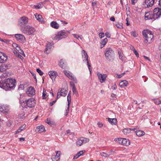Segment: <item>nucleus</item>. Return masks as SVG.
<instances>
[{
    "mask_svg": "<svg viewBox=\"0 0 161 161\" xmlns=\"http://www.w3.org/2000/svg\"><path fill=\"white\" fill-rule=\"evenodd\" d=\"M7 68V66L6 64H3L0 66V70L1 72L5 71Z\"/></svg>",
    "mask_w": 161,
    "mask_h": 161,
    "instance_id": "nucleus-32",
    "label": "nucleus"
},
{
    "mask_svg": "<svg viewBox=\"0 0 161 161\" xmlns=\"http://www.w3.org/2000/svg\"><path fill=\"white\" fill-rule=\"evenodd\" d=\"M118 53L119 59L122 61H125L126 58L124 54L121 53L120 52H119Z\"/></svg>",
    "mask_w": 161,
    "mask_h": 161,
    "instance_id": "nucleus-23",
    "label": "nucleus"
},
{
    "mask_svg": "<svg viewBox=\"0 0 161 161\" xmlns=\"http://www.w3.org/2000/svg\"><path fill=\"white\" fill-rule=\"evenodd\" d=\"M122 139L123 138H115L114 140V141L117 142L121 144H122Z\"/></svg>",
    "mask_w": 161,
    "mask_h": 161,
    "instance_id": "nucleus-34",
    "label": "nucleus"
},
{
    "mask_svg": "<svg viewBox=\"0 0 161 161\" xmlns=\"http://www.w3.org/2000/svg\"><path fill=\"white\" fill-rule=\"evenodd\" d=\"M16 80L14 79H8L3 82H0V87L6 91L13 89L15 86Z\"/></svg>",
    "mask_w": 161,
    "mask_h": 161,
    "instance_id": "nucleus-1",
    "label": "nucleus"
},
{
    "mask_svg": "<svg viewBox=\"0 0 161 161\" xmlns=\"http://www.w3.org/2000/svg\"><path fill=\"white\" fill-rule=\"evenodd\" d=\"M99 36L100 38H102L104 36V34L103 33H100L99 34Z\"/></svg>",
    "mask_w": 161,
    "mask_h": 161,
    "instance_id": "nucleus-48",
    "label": "nucleus"
},
{
    "mask_svg": "<svg viewBox=\"0 0 161 161\" xmlns=\"http://www.w3.org/2000/svg\"><path fill=\"white\" fill-rule=\"evenodd\" d=\"M73 36L76 39H78L79 38H80L81 40H82V38L80 37L79 35L76 34H73Z\"/></svg>",
    "mask_w": 161,
    "mask_h": 161,
    "instance_id": "nucleus-43",
    "label": "nucleus"
},
{
    "mask_svg": "<svg viewBox=\"0 0 161 161\" xmlns=\"http://www.w3.org/2000/svg\"><path fill=\"white\" fill-rule=\"evenodd\" d=\"M108 39L107 38H105L104 39L102 40L101 42L100 43L101 44V48H102L103 47L106 45Z\"/></svg>",
    "mask_w": 161,
    "mask_h": 161,
    "instance_id": "nucleus-27",
    "label": "nucleus"
},
{
    "mask_svg": "<svg viewBox=\"0 0 161 161\" xmlns=\"http://www.w3.org/2000/svg\"><path fill=\"white\" fill-rule=\"evenodd\" d=\"M25 126L26 125L25 124H24L20 127L19 128L22 131L25 129Z\"/></svg>",
    "mask_w": 161,
    "mask_h": 161,
    "instance_id": "nucleus-47",
    "label": "nucleus"
},
{
    "mask_svg": "<svg viewBox=\"0 0 161 161\" xmlns=\"http://www.w3.org/2000/svg\"><path fill=\"white\" fill-rule=\"evenodd\" d=\"M42 97L43 99H46L47 98V95L46 92V90L45 89H43Z\"/></svg>",
    "mask_w": 161,
    "mask_h": 161,
    "instance_id": "nucleus-36",
    "label": "nucleus"
},
{
    "mask_svg": "<svg viewBox=\"0 0 161 161\" xmlns=\"http://www.w3.org/2000/svg\"><path fill=\"white\" fill-rule=\"evenodd\" d=\"M18 46V45L16 43H13L12 44V46L14 48H15Z\"/></svg>",
    "mask_w": 161,
    "mask_h": 161,
    "instance_id": "nucleus-59",
    "label": "nucleus"
},
{
    "mask_svg": "<svg viewBox=\"0 0 161 161\" xmlns=\"http://www.w3.org/2000/svg\"><path fill=\"white\" fill-rule=\"evenodd\" d=\"M89 141V139L86 138L84 137H81L77 140L76 143L77 145L81 146L82 144L88 142Z\"/></svg>",
    "mask_w": 161,
    "mask_h": 161,
    "instance_id": "nucleus-14",
    "label": "nucleus"
},
{
    "mask_svg": "<svg viewBox=\"0 0 161 161\" xmlns=\"http://www.w3.org/2000/svg\"><path fill=\"white\" fill-rule=\"evenodd\" d=\"M28 22V18L25 16H23L20 18L19 20L18 24L20 26L26 25Z\"/></svg>",
    "mask_w": 161,
    "mask_h": 161,
    "instance_id": "nucleus-10",
    "label": "nucleus"
},
{
    "mask_svg": "<svg viewBox=\"0 0 161 161\" xmlns=\"http://www.w3.org/2000/svg\"><path fill=\"white\" fill-rule=\"evenodd\" d=\"M133 52L136 55V56L137 57H138L139 56V54L138 53L137 51H136V50H134V51H133Z\"/></svg>",
    "mask_w": 161,
    "mask_h": 161,
    "instance_id": "nucleus-49",
    "label": "nucleus"
},
{
    "mask_svg": "<svg viewBox=\"0 0 161 161\" xmlns=\"http://www.w3.org/2000/svg\"><path fill=\"white\" fill-rule=\"evenodd\" d=\"M106 36L108 38H110L111 36L109 32H106L105 33Z\"/></svg>",
    "mask_w": 161,
    "mask_h": 161,
    "instance_id": "nucleus-53",
    "label": "nucleus"
},
{
    "mask_svg": "<svg viewBox=\"0 0 161 161\" xmlns=\"http://www.w3.org/2000/svg\"><path fill=\"white\" fill-rule=\"evenodd\" d=\"M104 54L106 58L109 61L114 60L115 54L114 51L111 48L106 49Z\"/></svg>",
    "mask_w": 161,
    "mask_h": 161,
    "instance_id": "nucleus-4",
    "label": "nucleus"
},
{
    "mask_svg": "<svg viewBox=\"0 0 161 161\" xmlns=\"http://www.w3.org/2000/svg\"><path fill=\"white\" fill-rule=\"evenodd\" d=\"M161 15V9L158 8H155L153 10V17L154 19L158 18Z\"/></svg>",
    "mask_w": 161,
    "mask_h": 161,
    "instance_id": "nucleus-11",
    "label": "nucleus"
},
{
    "mask_svg": "<svg viewBox=\"0 0 161 161\" xmlns=\"http://www.w3.org/2000/svg\"><path fill=\"white\" fill-rule=\"evenodd\" d=\"M97 75L98 77L100 82L101 83L104 82L106 80L107 75L106 74H102L99 72H97Z\"/></svg>",
    "mask_w": 161,
    "mask_h": 161,
    "instance_id": "nucleus-13",
    "label": "nucleus"
},
{
    "mask_svg": "<svg viewBox=\"0 0 161 161\" xmlns=\"http://www.w3.org/2000/svg\"><path fill=\"white\" fill-rule=\"evenodd\" d=\"M67 92L68 91L67 90L64 88H62L59 92V95L65 97L66 96Z\"/></svg>",
    "mask_w": 161,
    "mask_h": 161,
    "instance_id": "nucleus-21",
    "label": "nucleus"
},
{
    "mask_svg": "<svg viewBox=\"0 0 161 161\" xmlns=\"http://www.w3.org/2000/svg\"><path fill=\"white\" fill-rule=\"evenodd\" d=\"M15 49L18 52L19 51L20 49V47L18 45L17 47L15 48Z\"/></svg>",
    "mask_w": 161,
    "mask_h": 161,
    "instance_id": "nucleus-64",
    "label": "nucleus"
},
{
    "mask_svg": "<svg viewBox=\"0 0 161 161\" xmlns=\"http://www.w3.org/2000/svg\"><path fill=\"white\" fill-rule=\"evenodd\" d=\"M18 52H19L21 54L23 55L24 54V52L21 49Z\"/></svg>",
    "mask_w": 161,
    "mask_h": 161,
    "instance_id": "nucleus-62",
    "label": "nucleus"
},
{
    "mask_svg": "<svg viewBox=\"0 0 161 161\" xmlns=\"http://www.w3.org/2000/svg\"><path fill=\"white\" fill-rule=\"evenodd\" d=\"M108 122L112 125H115L117 122V119L116 118L111 119L108 118Z\"/></svg>",
    "mask_w": 161,
    "mask_h": 161,
    "instance_id": "nucleus-26",
    "label": "nucleus"
},
{
    "mask_svg": "<svg viewBox=\"0 0 161 161\" xmlns=\"http://www.w3.org/2000/svg\"><path fill=\"white\" fill-rule=\"evenodd\" d=\"M122 141V144L123 145H128L130 144V142L127 139L123 138Z\"/></svg>",
    "mask_w": 161,
    "mask_h": 161,
    "instance_id": "nucleus-31",
    "label": "nucleus"
},
{
    "mask_svg": "<svg viewBox=\"0 0 161 161\" xmlns=\"http://www.w3.org/2000/svg\"><path fill=\"white\" fill-rule=\"evenodd\" d=\"M24 86L23 84L20 85L18 87V89L19 90H23L24 89Z\"/></svg>",
    "mask_w": 161,
    "mask_h": 161,
    "instance_id": "nucleus-44",
    "label": "nucleus"
},
{
    "mask_svg": "<svg viewBox=\"0 0 161 161\" xmlns=\"http://www.w3.org/2000/svg\"><path fill=\"white\" fill-rule=\"evenodd\" d=\"M70 86H72V90L73 93L74 94H76V93H77L75 84L73 83H72L71 82H70Z\"/></svg>",
    "mask_w": 161,
    "mask_h": 161,
    "instance_id": "nucleus-29",
    "label": "nucleus"
},
{
    "mask_svg": "<svg viewBox=\"0 0 161 161\" xmlns=\"http://www.w3.org/2000/svg\"><path fill=\"white\" fill-rule=\"evenodd\" d=\"M116 26L119 28L122 29L123 28V24L121 23H118L116 24Z\"/></svg>",
    "mask_w": 161,
    "mask_h": 161,
    "instance_id": "nucleus-39",
    "label": "nucleus"
},
{
    "mask_svg": "<svg viewBox=\"0 0 161 161\" xmlns=\"http://www.w3.org/2000/svg\"><path fill=\"white\" fill-rule=\"evenodd\" d=\"M136 135L138 136H142L145 135V133L143 131L138 130L136 131Z\"/></svg>",
    "mask_w": 161,
    "mask_h": 161,
    "instance_id": "nucleus-28",
    "label": "nucleus"
},
{
    "mask_svg": "<svg viewBox=\"0 0 161 161\" xmlns=\"http://www.w3.org/2000/svg\"><path fill=\"white\" fill-rule=\"evenodd\" d=\"M130 128H125L123 130V132L125 135H127L128 133L130 132Z\"/></svg>",
    "mask_w": 161,
    "mask_h": 161,
    "instance_id": "nucleus-33",
    "label": "nucleus"
},
{
    "mask_svg": "<svg viewBox=\"0 0 161 161\" xmlns=\"http://www.w3.org/2000/svg\"><path fill=\"white\" fill-rule=\"evenodd\" d=\"M0 111L3 113H7L8 111V109L7 107L4 105L1 106Z\"/></svg>",
    "mask_w": 161,
    "mask_h": 161,
    "instance_id": "nucleus-22",
    "label": "nucleus"
},
{
    "mask_svg": "<svg viewBox=\"0 0 161 161\" xmlns=\"http://www.w3.org/2000/svg\"><path fill=\"white\" fill-rule=\"evenodd\" d=\"M110 20L111 21H114L115 20V19L114 16H112L110 18Z\"/></svg>",
    "mask_w": 161,
    "mask_h": 161,
    "instance_id": "nucleus-60",
    "label": "nucleus"
},
{
    "mask_svg": "<svg viewBox=\"0 0 161 161\" xmlns=\"http://www.w3.org/2000/svg\"><path fill=\"white\" fill-rule=\"evenodd\" d=\"M52 46V44L50 42H48L47 43L46 49L44 51V52L46 54H49L51 52Z\"/></svg>",
    "mask_w": 161,
    "mask_h": 161,
    "instance_id": "nucleus-19",
    "label": "nucleus"
},
{
    "mask_svg": "<svg viewBox=\"0 0 161 161\" xmlns=\"http://www.w3.org/2000/svg\"><path fill=\"white\" fill-rule=\"evenodd\" d=\"M131 35L135 37H136V34L135 32L134 31H133L131 32Z\"/></svg>",
    "mask_w": 161,
    "mask_h": 161,
    "instance_id": "nucleus-51",
    "label": "nucleus"
},
{
    "mask_svg": "<svg viewBox=\"0 0 161 161\" xmlns=\"http://www.w3.org/2000/svg\"><path fill=\"white\" fill-rule=\"evenodd\" d=\"M80 157V155H79V154H78V153H77L75 156H74V159H75L78 158Z\"/></svg>",
    "mask_w": 161,
    "mask_h": 161,
    "instance_id": "nucleus-57",
    "label": "nucleus"
},
{
    "mask_svg": "<svg viewBox=\"0 0 161 161\" xmlns=\"http://www.w3.org/2000/svg\"><path fill=\"white\" fill-rule=\"evenodd\" d=\"M100 155L103 157H108L109 156L110 154L109 155L107 153H105L104 152H102L100 153Z\"/></svg>",
    "mask_w": 161,
    "mask_h": 161,
    "instance_id": "nucleus-38",
    "label": "nucleus"
},
{
    "mask_svg": "<svg viewBox=\"0 0 161 161\" xmlns=\"http://www.w3.org/2000/svg\"><path fill=\"white\" fill-rule=\"evenodd\" d=\"M46 122L48 125H54L55 124V123L53 121H52L50 119H47Z\"/></svg>",
    "mask_w": 161,
    "mask_h": 161,
    "instance_id": "nucleus-35",
    "label": "nucleus"
},
{
    "mask_svg": "<svg viewBox=\"0 0 161 161\" xmlns=\"http://www.w3.org/2000/svg\"><path fill=\"white\" fill-rule=\"evenodd\" d=\"M8 59L6 54L3 52H0V63L5 62Z\"/></svg>",
    "mask_w": 161,
    "mask_h": 161,
    "instance_id": "nucleus-15",
    "label": "nucleus"
},
{
    "mask_svg": "<svg viewBox=\"0 0 161 161\" xmlns=\"http://www.w3.org/2000/svg\"><path fill=\"white\" fill-rule=\"evenodd\" d=\"M123 76L121 75V74H117L116 77L118 78H120L122 77Z\"/></svg>",
    "mask_w": 161,
    "mask_h": 161,
    "instance_id": "nucleus-61",
    "label": "nucleus"
},
{
    "mask_svg": "<svg viewBox=\"0 0 161 161\" xmlns=\"http://www.w3.org/2000/svg\"><path fill=\"white\" fill-rule=\"evenodd\" d=\"M15 36L17 41L21 43H24L26 41V39L25 36L21 34H16Z\"/></svg>",
    "mask_w": 161,
    "mask_h": 161,
    "instance_id": "nucleus-12",
    "label": "nucleus"
},
{
    "mask_svg": "<svg viewBox=\"0 0 161 161\" xmlns=\"http://www.w3.org/2000/svg\"><path fill=\"white\" fill-rule=\"evenodd\" d=\"M97 125H98V126L100 128H101L103 126V124L101 122H98L97 123Z\"/></svg>",
    "mask_w": 161,
    "mask_h": 161,
    "instance_id": "nucleus-54",
    "label": "nucleus"
},
{
    "mask_svg": "<svg viewBox=\"0 0 161 161\" xmlns=\"http://www.w3.org/2000/svg\"><path fill=\"white\" fill-rule=\"evenodd\" d=\"M39 22L42 23H44V19L42 17V19L39 21Z\"/></svg>",
    "mask_w": 161,
    "mask_h": 161,
    "instance_id": "nucleus-63",
    "label": "nucleus"
},
{
    "mask_svg": "<svg viewBox=\"0 0 161 161\" xmlns=\"http://www.w3.org/2000/svg\"><path fill=\"white\" fill-rule=\"evenodd\" d=\"M82 57L83 58V61L85 62H86L87 64L88 68V69L90 71V73H91L92 71V69L91 68V65L89 64L88 61V55L86 51L84 50L82 51Z\"/></svg>",
    "mask_w": 161,
    "mask_h": 161,
    "instance_id": "nucleus-6",
    "label": "nucleus"
},
{
    "mask_svg": "<svg viewBox=\"0 0 161 161\" xmlns=\"http://www.w3.org/2000/svg\"><path fill=\"white\" fill-rule=\"evenodd\" d=\"M34 7L35 8L37 9H40L41 8V7L39 5H34Z\"/></svg>",
    "mask_w": 161,
    "mask_h": 161,
    "instance_id": "nucleus-58",
    "label": "nucleus"
},
{
    "mask_svg": "<svg viewBox=\"0 0 161 161\" xmlns=\"http://www.w3.org/2000/svg\"><path fill=\"white\" fill-rule=\"evenodd\" d=\"M35 16L36 19L39 21L42 19V17L41 15L37 14H35Z\"/></svg>",
    "mask_w": 161,
    "mask_h": 161,
    "instance_id": "nucleus-37",
    "label": "nucleus"
},
{
    "mask_svg": "<svg viewBox=\"0 0 161 161\" xmlns=\"http://www.w3.org/2000/svg\"><path fill=\"white\" fill-rule=\"evenodd\" d=\"M36 131L37 132L42 133L45 131V128L42 125L37 126L36 129Z\"/></svg>",
    "mask_w": 161,
    "mask_h": 161,
    "instance_id": "nucleus-20",
    "label": "nucleus"
},
{
    "mask_svg": "<svg viewBox=\"0 0 161 161\" xmlns=\"http://www.w3.org/2000/svg\"><path fill=\"white\" fill-rule=\"evenodd\" d=\"M59 65L61 68L63 69L65 68L66 67V64L63 62V59H62L59 61Z\"/></svg>",
    "mask_w": 161,
    "mask_h": 161,
    "instance_id": "nucleus-30",
    "label": "nucleus"
},
{
    "mask_svg": "<svg viewBox=\"0 0 161 161\" xmlns=\"http://www.w3.org/2000/svg\"><path fill=\"white\" fill-rule=\"evenodd\" d=\"M112 89L114 90H115L116 89L117 86L116 84H114L113 86L111 87Z\"/></svg>",
    "mask_w": 161,
    "mask_h": 161,
    "instance_id": "nucleus-55",
    "label": "nucleus"
},
{
    "mask_svg": "<svg viewBox=\"0 0 161 161\" xmlns=\"http://www.w3.org/2000/svg\"><path fill=\"white\" fill-rule=\"evenodd\" d=\"M61 154V153L60 151H57L56 152V155L52 156V159L53 161H57L60 158L59 157Z\"/></svg>",
    "mask_w": 161,
    "mask_h": 161,
    "instance_id": "nucleus-18",
    "label": "nucleus"
},
{
    "mask_svg": "<svg viewBox=\"0 0 161 161\" xmlns=\"http://www.w3.org/2000/svg\"><path fill=\"white\" fill-rule=\"evenodd\" d=\"M51 26L53 27L56 29L58 28L59 25L56 21H53L50 24Z\"/></svg>",
    "mask_w": 161,
    "mask_h": 161,
    "instance_id": "nucleus-24",
    "label": "nucleus"
},
{
    "mask_svg": "<svg viewBox=\"0 0 161 161\" xmlns=\"http://www.w3.org/2000/svg\"><path fill=\"white\" fill-rule=\"evenodd\" d=\"M25 103L26 106L29 108H31L34 107L36 105V101L33 98H31L25 101Z\"/></svg>",
    "mask_w": 161,
    "mask_h": 161,
    "instance_id": "nucleus-7",
    "label": "nucleus"
},
{
    "mask_svg": "<svg viewBox=\"0 0 161 161\" xmlns=\"http://www.w3.org/2000/svg\"><path fill=\"white\" fill-rule=\"evenodd\" d=\"M154 102L157 105L161 103L160 100L158 99H155Z\"/></svg>",
    "mask_w": 161,
    "mask_h": 161,
    "instance_id": "nucleus-42",
    "label": "nucleus"
},
{
    "mask_svg": "<svg viewBox=\"0 0 161 161\" xmlns=\"http://www.w3.org/2000/svg\"><path fill=\"white\" fill-rule=\"evenodd\" d=\"M116 95L112 93L111 94V97L113 98V99H114L116 98Z\"/></svg>",
    "mask_w": 161,
    "mask_h": 161,
    "instance_id": "nucleus-56",
    "label": "nucleus"
},
{
    "mask_svg": "<svg viewBox=\"0 0 161 161\" xmlns=\"http://www.w3.org/2000/svg\"><path fill=\"white\" fill-rule=\"evenodd\" d=\"M69 106H68L67 109L66 110L65 112V114H64V115L65 116H67L68 115V114L69 113Z\"/></svg>",
    "mask_w": 161,
    "mask_h": 161,
    "instance_id": "nucleus-45",
    "label": "nucleus"
},
{
    "mask_svg": "<svg viewBox=\"0 0 161 161\" xmlns=\"http://www.w3.org/2000/svg\"><path fill=\"white\" fill-rule=\"evenodd\" d=\"M144 38L145 39V42L147 43H150L152 42L153 36L152 32L148 29L144 30L142 32Z\"/></svg>",
    "mask_w": 161,
    "mask_h": 161,
    "instance_id": "nucleus-2",
    "label": "nucleus"
},
{
    "mask_svg": "<svg viewBox=\"0 0 161 161\" xmlns=\"http://www.w3.org/2000/svg\"><path fill=\"white\" fill-rule=\"evenodd\" d=\"M67 100L68 101V106H69L71 103V96H67Z\"/></svg>",
    "mask_w": 161,
    "mask_h": 161,
    "instance_id": "nucleus-40",
    "label": "nucleus"
},
{
    "mask_svg": "<svg viewBox=\"0 0 161 161\" xmlns=\"http://www.w3.org/2000/svg\"><path fill=\"white\" fill-rule=\"evenodd\" d=\"M36 71L40 75H42L43 74V72L39 68L37 69Z\"/></svg>",
    "mask_w": 161,
    "mask_h": 161,
    "instance_id": "nucleus-41",
    "label": "nucleus"
},
{
    "mask_svg": "<svg viewBox=\"0 0 161 161\" xmlns=\"http://www.w3.org/2000/svg\"><path fill=\"white\" fill-rule=\"evenodd\" d=\"M57 99L54 100V101H53L52 102H51L50 103V106H53L56 102Z\"/></svg>",
    "mask_w": 161,
    "mask_h": 161,
    "instance_id": "nucleus-52",
    "label": "nucleus"
},
{
    "mask_svg": "<svg viewBox=\"0 0 161 161\" xmlns=\"http://www.w3.org/2000/svg\"><path fill=\"white\" fill-rule=\"evenodd\" d=\"M128 85L129 83L126 80H124L119 83V86L121 87L127 86Z\"/></svg>",
    "mask_w": 161,
    "mask_h": 161,
    "instance_id": "nucleus-25",
    "label": "nucleus"
},
{
    "mask_svg": "<svg viewBox=\"0 0 161 161\" xmlns=\"http://www.w3.org/2000/svg\"><path fill=\"white\" fill-rule=\"evenodd\" d=\"M68 32L63 30L59 32L58 34L53 37V40H59L65 38L68 36Z\"/></svg>",
    "mask_w": 161,
    "mask_h": 161,
    "instance_id": "nucleus-5",
    "label": "nucleus"
},
{
    "mask_svg": "<svg viewBox=\"0 0 161 161\" xmlns=\"http://www.w3.org/2000/svg\"><path fill=\"white\" fill-rule=\"evenodd\" d=\"M20 30L23 33L28 35H34L36 31L34 28L28 25L20 27Z\"/></svg>",
    "mask_w": 161,
    "mask_h": 161,
    "instance_id": "nucleus-3",
    "label": "nucleus"
},
{
    "mask_svg": "<svg viewBox=\"0 0 161 161\" xmlns=\"http://www.w3.org/2000/svg\"><path fill=\"white\" fill-rule=\"evenodd\" d=\"M64 73L69 79L73 80L75 83H77V80L76 78L72 75V73L69 71L67 70H64Z\"/></svg>",
    "mask_w": 161,
    "mask_h": 161,
    "instance_id": "nucleus-9",
    "label": "nucleus"
},
{
    "mask_svg": "<svg viewBox=\"0 0 161 161\" xmlns=\"http://www.w3.org/2000/svg\"><path fill=\"white\" fill-rule=\"evenodd\" d=\"M85 152V151L84 150H82L81 151H80L78 153V154H79L80 156H81Z\"/></svg>",
    "mask_w": 161,
    "mask_h": 161,
    "instance_id": "nucleus-46",
    "label": "nucleus"
},
{
    "mask_svg": "<svg viewBox=\"0 0 161 161\" xmlns=\"http://www.w3.org/2000/svg\"><path fill=\"white\" fill-rule=\"evenodd\" d=\"M26 92L29 96H32L35 94V89L32 87L30 86L27 89Z\"/></svg>",
    "mask_w": 161,
    "mask_h": 161,
    "instance_id": "nucleus-16",
    "label": "nucleus"
},
{
    "mask_svg": "<svg viewBox=\"0 0 161 161\" xmlns=\"http://www.w3.org/2000/svg\"><path fill=\"white\" fill-rule=\"evenodd\" d=\"M48 75H49L50 78L52 80H54L57 76L58 75L57 73L55 71H50L48 72Z\"/></svg>",
    "mask_w": 161,
    "mask_h": 161,
    "instance_id": "nucleus-17",
    "label": "nucleus"
},
{
    "mask_svg": "<svg viewBox=\"0 0 161 161\" xmlns=\"http://www.w3.org/2000/svg\"><path fill=\"white\" fill-rule=\"evenodd\" d=\"M154 0H145L142 4V7L144 8L152 7L154 3Z\"/></svg>",
    "mask_w": 161,
    "mask_h": 161,
    "instance_id": "nucleus-8",
    "label": "nucleus"
},
{
    "mask_svg": "<svg viewBox=\"0 0 161 161\" xmlns=\"http://www.w3.org/2000/svg\"><path fill=\"white\" fill-rule=\"evenodd\" d=\"M138 0H131V3L132 5H134L137 2Z\"/></svg>",
    "mask_w": 161,
    "mask_h": 161,
    "instance_id": "nucleus-50",
    "label": "nucleus"
}]
</instances>
